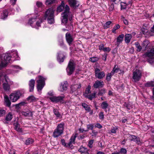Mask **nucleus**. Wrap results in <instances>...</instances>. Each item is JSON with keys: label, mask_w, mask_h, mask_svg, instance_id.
Returning <instances> with one entry per match:
<instances>
[{"label": "nucleus", "mask_w": 154, "mask_h": 154, "mask_svg": "<svg viewBox=\"0 0 154 154\" xmlns=\"http://www.w3.org/2000/svg\"><path fill=\"white\" fill-rule=\"evenodd\" d=\"M14 73L13 71L11 70L8 69L6 72L2 71L0 72V78L4 77V80L3 81V87L5 91H8L10 89V86L14 84L13 81L8 78L7 75Z\"/></svg>", "instance_id": "1"}, {"label": "nucleus", "mask_w": 154, "mask_h": 154, "mask_svg": "<svg viewBox=\"0 0 154 154\" xmlns=\"http://www.w3.org/2000/svg\"><path fill=\"white\" fill-rule=\"evenodd\" d=\"M143 47H145V50H147L142 56L144 58L152 59L154 58V48H149L150 44L147 40H144L142 43Z\"/></svg>", "instance_id": "2"}, {"label": "nucleus", "mask_w": 154, "mask_h": 154, "mask_svg": "<svg viewBox=\"0 0 154 154\" xmlns=\"http://www.w3.org/2000/svg\"><path fill=\"white\" fill-rule=\"evenodd\" d=\"M69 8L67 5H66L64 12L62 14V23L66 26V28L71 29L72 27V22L71 20L68 21L67 17L69 14Z\"/></svg>", "instance_id": "3"}, {"label": "nucleus", "mask_w": 154, "mask_h": 154, "mask_svg": "<svg viewBox=\"0 0 154 154\" xmlns=\"http://www.w3.org/2000/svg\"><path fill=\"white\" fill-rule=\"evenodd\" d=\"M54 10L53 8H49L46 10L45 14V19H46L48 23L52 24L54 23Z\"/></svg>", "instance_id": "4"}, {"label": "nucleus", "mask_w": 154, "mask_h": 154, "mask_svg": "<svg viewBox=\"0 0 154 154\" xmlns=\"http://www.w3.org/2000/svg\"><path fill=\"white\" fill-rule=\"evenodd\" d=\"M42 21V20L39 18H33L29 20L28 24L32 27L38 29L40 26V23Z\"/></svg>", "instance_id": "5"}, {"label": "nucleus", "mask_w": 154, "mask_h": 154, "mask_svg": "<svg viewBox=\"0 0 154 154\" xmlns=\"http://www.w3.org/2000/svg\"><path fill=\"white\" fill-rule=\"evenodd\" d=\"M22 96V93L19 91H15L11 94L9 95V98L12 102L17 101Z\"/></svg>", "instance_id": "6"}, {"label": "nucleus", "mask_w": 154, "mask_h": 154, "mask_svg": "<svg viewBox=\"0 0 154 154\" xmlns=\"http://www.w3.org/2000/svg\"><path fill=\"white\" fill-rule=\"evenodd\" d=\"M11 57L8 54H5L0 61V70L7 66L10 62Z\"/></svg>", "instance_id": "7"}, {"label": "nucleus", "mask_w": 154, "mask_h": 154, "mask_svg": "<svg viewBox=\"0 0 154 154\" xmlns=\"http://www.w3.org/2000/svg\"><path fill=\"white\" fill-rule=\"evenodd\" d=\"M38 79L37 80V89L38 92H40L45 85V79L41 76H39L38 77Z\"/></svg>", "instance_id": "8"}, {"label": "nucleus", "mask_w": 154, "mask_h": 154, "mask_svg": "<svg viewBox=\"0 0 154 154\" xmlns=\"http://www.w3.org/2000/svg\"><path fill=\"white\" fill-rule=\"evenodd\" d=\"M75 69V65L73 60H70L68 63L66 70L67 74L70 75L73 72Z\"/></svg>", "instance_id": "9"}, {"label": "nucleus", "mask_w": 154, "mask_h": 154, "mask_svg": "<svg viewBox=\"0 0 154 154\" xmlns=\"http://www.w3.org/2000/svg\"><path fill=\"white\" fill-rule=\"evenodd\" d=\"M142 71L139 69H136L133 72V79L135 82L138 81L142 76Z\"/></svg>", "instance_id": "10"}, {"label": "nucleus", "mask_w": 154, "mask_h": 154, "mask_svg": "<svg viewBox=\"0 0 154 154\" xmlns=\"http://www.w3.org/2000/svg\"><path fill=\"white\" fill-rule=\"evenodd\" d=\"M95 77L98 79H102L105 76V73L104 71H101L98 68H96L95 70Z\"/></svg>", "instance_id": "11"}, {"label": "nucleus", "mask_w": 154, "mask_h": 154, "mask_svg": "<svg viewBox=\"0 0 154 154\" xmlns=\"http://www.w3.org/2000/svg\"><path fill=\"white\" fill-rule=\"evenodd\" d=\"M63 125L59 124L54 132V135H61L63 133Z\"/></svg>", "instance_id": "12"}, {"label": "nucleus", "mask_w": 154, "mask_h": 154, "mask_svg": "<svg viewBox=\"0 0 154 154\" xmlns=\"http://www.w3.org/2000/svg\"><path fill=\"white\" fill-rule=\"evenodd\" d=\"M104 82L103 81L97 80L95 82L93 87L95 88H103L104 86Z\"/></svg>", "instance_id": "13"}, {"label": "nucleus", "mask_w": 154, "mask_h": 154, "mask_svg": "<svg viewBox=\"0 0 154 154\" xmlns=\"http://www.w3.org/2000/svg\"><path fill=\"white\" fill-rule=\"evenodd\" d=\"M64 98L63 96L56 97L53 96L49 97L50 99L51 102L53 103H57L61 101Z\"/></svg>", "instance_id": "14"}, {"label": "nucleus", "mask_w": 154, "mask_h": 154, "mask_svg": "<svg viewBox=\"0 0 154 154\" xmlns=\"http://www.w3.org/2000/svg\"><path fill=\"white\" fill-rule=\"evenodd\" d=\"M68 2L71 7L76 8L79 6V3L76 0H68Z\"/></svg>", "instance_id": "15"}, {"label": "nucleus", "mask_w": 154, "mask_h": 154, "mask_svg": "<svg viewBox=\"0 0 154 154\" xmlns=\"http://www.w3.org/2000/svg\"><path fill=\"white\" fill-rule=\"evenodd\" d=\"M67 82H62L61 83V85L59 88V90L60 91H65L67 88Z\"/></svg>", "instance_id": "16"}, {"label": "nucleus", "mask_w": 154, "mask_h": 154, "mask_svg": "<svg viewBox=\"0 0 154 154\" xmlns=\"http://www.w3.org/2000/svg\"><path fill=\"white\" fill-rule=\"evenodd\" d=\"M66 38L67 42L70 46L73 40V39L69 33H67L66 34Z\"/></svg>", "instance_id": "17"}, {"label": "nucleus", "mask_w": 154, "mask_h": 154, "mask_svg": "<svg viewBox=\"0 0 154 154\" xmlns=\"http://www.w3.org/2000/svg\"><path fill=\"white\" fill-rule=\"evenodd\" d=\"M35 84V81L34 79L30 80L29 82V91L32 92L34 90Z\"/></svg>", "instance_id": "18"}, {"label": "nucleus", "mask_w": 154, "mask_h": 154, "mask_svg": "<svg viewBox=\"0 0 154 154\" xmlns=\"http://www.w3.org/2000/svg\"><path fill=\"white\" fill-rule=\"evenodd\" d=\"M14 128L17 131L19 132H21L22 131V129L20 127V125L17 121H15L14 124Z\"/></svg>", "instance_id": "19"}, {"label": "nucleus", "mask_w": 154, "mask_h": 154, "mask_svg": "<svg viewBox=\"0 0 154 154\" xmlns=\"http://www.w3.org/2000/svg\"><path fill=\"white\" fill-rule=\"evenodd\" d=\"M130 140L131 141H134L135 142L139 144L140 142L139 137H137L135 135H130Z\"/></svg>", "instance_id": "20"}, {"label": "nucleus", "mask_w": 154, "mask_h": 154, "mask_svg": "<svg viewBox=\"0 0 154 154\" xmlns=\"http://www.w3.org/2000/svg\"><path fill=\"white\" fill-rule=\"evenodd\" d=\"M64 57V55L62 53H58L57 57L58 61L60 63L63 62L64 60L63 57Z\"/></svg>", "instance_id": "21"}, {"label": "nucleus", "mask_w": 154, "mask_h": 154, "mask_svg": "<svg viewBox=\"0 0 154 154\" xmlns=\"http://www.w3.org/2000/svg\"><path fill=\"white\" fill-rule=\"evenodd\" d=\"M79 151L82 152V154H89L87 148L83 146H81L79 149Z\"/></svg>", "instance_id": "22"}, {"label": "nucleus", "mask_w": 154, "mask_h": 154, "mask_svg": "<svg viewBox=\"0 0 154 154\" xmlns=\"http://www.w3.org/2000/svg\"><path fill=\"white\" fill-rule=\"evenodd\" d=\"M4 98L6 106L8 107L10 106L11 103V101L9 100L8 97L7 95H5L4 96Z\"/></svg>", "instance_id": "23"}, {"label": "nucleus", "mask_w": 154, "mask_h": 154, "mask_svg": "<svg viewBox=\"0 0 154 154\" xmlns=\"http://www.w3.org/2000/svg\"><path fill=\"white\" fill-rule=\"evenodd\" d=\"M124 37V35L122 34L119 35L117 38V44L119 45V44L122 42L123 38Z\"/></svg>", "instance_id": "24"}, {"label": "nucleus", "mask_w": 154, "mask_h": 154, "mask_svg": "<svg viewBox=\"0 0 154 154\" xmlns=\"http://www.w3.org/2000/svg\"><path fill=\"white\" fill-rule=\"evenodd\" d=\"M8 14V12L7 10H4L2 13L1 14V18L3 19H5L7 17Z\"/></svg>", "instance_id": "25"}, {"label": "nucleus", "mask_w": 154, "mask_h": 154, "mask_svg": "<svg viewBox=\"0 0 154 154\" xmlns=\"http://www.w3.org/2000/svg\"><path fill=\"white\" fill-rule=\"evenodd\" d=\"M21 113L23 116L26 117H32V112L29 111L26 112H22Z\"/></svg>", "instance_id": "26"}, {"label": "nucleus", "mask_w": 154, "mask_h": 154, "mask_svg": "<svg viewBox=\"0 0 154 154\" xmlns=\"http://www.w3.org/2000/svg\"><path fill=\"white\" fill-rule=\"evenodd\" d=\"M96 94V93L95 92H94L93 93H92L89 95L88 94L87 95H86L85 97L88 98L89 100H91L95 97Z\"/></svg>", "instance_id": "27"}, {"label": "nucleus", "mask_w": 154, "mask_h": 154, "mask_svg": "<svg viewBox=\"0 0 154 154\" xmlns=\"http://www.w3.org/2000/svg\"><path fill=\"white\" fill-rule=\"evenodd\" d=\"M132 35L130 34H127L125 35V41L127 43H129L132 38Z\"/></svg>", "instance_id": "28"}, {"label": "nucleus", "mask_w": 154, "mask_h": 154, "mask_svg": "<svg viewBox=\"0 0 154 154\" xmlns=\"http://www.w3.org/2000/svg\"><path fill=\"white\" fill-rule=\"evenodd\" d=\"M64 2L62 1L61 5L57 8V11L58 12H61L64 9Z\"/></svg>", "instance_id": "29"}, {"label": "nucleus", "mask_w": 154, "mask_h": 154, "mask_svg": "<svg viewBox=\"0 0 154 154\" xmlns=\"http://www.w3.org/2000/svg\"><path fill=\"white\" fill-rule=\"evenodd\" d=\"M108 104L106 101H104L102 102L101 104V108L104 109L105 110H106L108 106Z\"/></svg>", "instance_id": "30"}, {"label": "nucleus", "mask_w": 154, "mask_h": 154, "mask_svg": "<svg viewBox=\"0 0 154 154\" xmlns=\"http://www.w3.org/2000/svg\"><path fill=\"white\" fill-rule=\"evenodd\" d=\"M145 85L147 87H154V79L153 81L148 82L145 84Z\"/></svg>", "instance_id": "31"}, {"label": "nucleus", "mask_w": 154, "mask_h": 154, "mask_svg": "<svg viewBox=\"0 0 154 154\" xmlns=\"http://www.w3.org/2000/svg\"><path fill=\"white\" fill-rule=\"evenodd\" d=\"M91 86L90 85H89L86 89L85 93L84 94L85 97L91 93Z\"/></svg>", "instance_id": "32"}, {"label": "nucleus", "mask_w": 154, "mask_h": 154, "mask_svg": "<svg viewBox=\"0 0 154 154\" xmlns=\"http://www.w3.org/2000/svg\"><path fill=\"white\" fill-rule=\"evenodd\" d=\"M82 106L86 111L88 112L90 111L91 108L87 104L85 103H83L82 104Z\"/></svg>", "instance_id": "33"}, {"label": "nucleus", "mask_w": 154, "mask_h": 154, "mask_svg": "<svg viewBox=\"0 0 154 154\" xmlns=\"http://www.w3.org/2000/svg\"><path fill=\"white\" fill-rule=\"evenodd\" d=\"M135 45L136 46V48H137V51L138 52L140 51L142 49V47L140 45L139 43L138 42H137L135 43Z\"/></svg>", "instance_id": "34"}, {"label": "nucleus", "mask_w": 154, "mask_h": 154, "mask_svg": "<svg viewBox=\"0 0 154 154\" xmlns=\"http://www.w3.org/2000/svg\"><path fill=\"white\" fill-rule=\"evenodd\" d=\"M120 27V26L118 24L115 26L112 30V32L116 34V30L119 29Z\"/></svg>", "instance_id": "35"}, {"label": "nucleus", "mask_w": 154, "mask_h": 154, "mask_svg": "<svg viewBox=\"0 0 154 154\" xmlns=\"http://www.w3.org/2000/svg\"><path fill=\"white\" fill-rule=\"evenodd\" d=\"M76 137V136L75 135L72 136L71 137L70 139V141L69 143V144H70V146L71 144L74 143L75 142Z\"/></svg>", "instance_id": "36"}, {"label": "nucleus", "mask_w": 154, "mask_h": 154, "mask_svg": "<svg viewBox=\"0 0 154 154\" xmlns=\"http://www.w3.org/2000/svg\"><path fill=\"white\" fill-rule=\"evenodd\" d=\"M106 92V90L104 88H103L99 91L98 95L100 96H102Z\"/></svg>", "instance_id": "37"}, {"label": "nucleus", "mask_w": 154, "mask_h": 154, "mask_svg": "<svg viewBox=\"0 0 154 154\" xmlns=\"http://www.w3.org/2000/svg\"><path fill=\"white\" fill-rule=\"evenodd\" d=\"M33 140L31 138H29L26 141V144L27 145H29L32 143L33 142Z\"/></svg>", "instance_id": "38"}, {"label": "nucleus", "mask_w": 154, "mask_h": 154, "mask_svg": "<svg viewBox=\"0 0 154 154\" xmlns=\"http://www.w3.org/2000/svg\"><path fill=\"white\" fill-rule=\"evenodd\" d=\"M61 142L63 145L66 147H70V144H69V143H66L65 142V141L63 139H62L61 140Z\"/></svg>", "instance_id": "39"}, {"label": "nucleus", "mask_w": 154, "mask_h": 154, "mask_svg": "<svg viewBox=\"0 0 154 154\" xmlns=\"http://www.w3.org/2000/svg\"><path fill=\"white\" fill-rule=\"evenodd\" d=\"M113 75V74L111 72L110 73H108L106 76V80L108 81H110L112 76Z\"/></svg>", "instance_id": "40"}, {"label": "nucleus", "mask_w": 154, "mask_h": 154, "mask_svg": "<svg viewBox=\"0 0 154 154\" xmlns=\"http://www.w3.org/2000/svg\"><path fill=\"white\" fill-rule=\"evenodd\" d=\"M119 70V69L116 67V66L115 65L113 68L112 71H111L112 73L114 75L115 73L118 72Z\"/></svg>", "instance_id": "41"}, {"label": "nucleus", "mask_w": 154, "mask_h": 154, "mask_svg": "<svg viewBox=\"0 0 154 154\" xmlns=\"http://www.w3.org/2000/svg\"><path fill=\"white\" fill-rule=\"evenodd\" d=\"M111 23V22L109 21L106 22L104 26V28L105 29H107L109 27V25Z\"/></svg>", "instance_id": "42"}, {"label": "nucleus", "mask_w": 154, "mask_h": 154, "mask_svg": "<svg viewBox=\"0 0 154 154\" xmlns=\"http://www.w3.org/2000/svg\"><path fill=\"white\" fill-rule=\"evenodd\" d=\"M53 112L54 114L57 117H60V114L59 113L58 110L55 109L53 110Z\"/></svg>", "instance_id": "43"}, {"label": "nucleus", "mask_w": 154, "mask_h": 154, "mask_svg": "<svg viewBox=\"0 0 154 154\" xmlns=\"http://www.w3.org/2000/svg\"><path fill=\"white\" fill-rule=\"evenodd\" d=\"M12 119V115L11 113H9L6 116V119L7 121H10Z\"/></svg>", "instance_id": "44"}, {"label": "nucleus", "mask_w": 154, "mask_h": 154, "mask_svg": "<svg viewBox=\"0 0 154 154\" xmlns=\"http://www.w3.org/2000/svg\"><path fill=\"white\" fill-rule=\"evenodd\" d=\"M56 0H47L45 3L46 5H48L53 3Z\"/></svg>", "instance_id": "45"}, {"label": "nucleus", "mask_w": 154, "mask_h": 154, "mask_svg": "<svg viewBox=\"0 0 154 154\" xmlns=\"http://www.w3.org/2000/svg\"><path fill=\"white\" fill-rule=\"evenodd\" d=\"M98 58L97 57H92L90 58L89 59L90 61L92 62H95L98 61Z\"/></svg>", "instance_id": "46"}, {"label": "nucleus", "mask_w": 154, "mask_h": 154, "mask_svg": "<svg viewBox=\"0 0 154 154\" xmlns=\"http://www.w3.org/2000/svg\"><path fill=\"white\" fill-rule=\"evenodd\" d=\"M13 56L14 57H15L17 60H18L19 57L18 56L17 52L16 51H14Z\"/></svg>", "instance_id": "47"}, {"label": "nucleus", "mask_w": 154, "mask_h": 154, "mask_svg": "<svg viewBox=\"0 0 154 154\" xmlns=\"http://www.w3.org/2000/svg\"><path fill=\"white\" fill-rule=\"evenodd\" d=\"M99 116L100 119H104V115L103 112H100L99 114Z\"/></svg>", "instance_id": "48"}, {"label": "nucleus", "mask_w": 154, "mask_h": 154, "mask_svg": "<svg viewBox=\"0 0 154 154\" xmlns=\"http://www.w3.org/2000/svg\"><path fill=\"white\" fill-rule=\"evenodd\" d=\"M121 19H122V20L123 21L124 23L126 25H127L128 24V21L127 20H126V19H125L123 16H122Z\"/></svg>", "instance_id": "49"}, {"label": "nucleus", "mask_w": 154, "mask_h": 154, "mask_svg": "<svg viewBox=\"0 0 154 154\" xmlns=\"http://www.w3.org/2000/svg\"><path fill=\"white\" fill-rule=\"evenodd\" d=\"M5 111L2 109H0V117L4 116L5 113Z\"/></svg>", "instance_id": "50"}, {"label": "nucleus", "mask_w": 154, "mask_h": 154, "mask_svg": "<svg viewBox=\"0 0 154 154\" xmlns=\"http://www.w3.org/2000/svg\"><path fill=\"white\" fill-rule=\"evenodd\" d=\"M71 88L72 92L75 91L77 89V87H75V85H72Z\"/></svg>", "instance_id": "51"}, {"label": "nucleus", "mask_w": 154, "mask_h": 154, "mask_svg": "<svg viewBox=\"0 0 154 154\" xmlns=\"http://www.w3.org/2000/svg\"><path fill=\"white\" fill-rule=\"evenodd\" d=\"M127 150L126 149L124 148H122L121 149L120 151L119 152H120V153H123L124 154H125L127 153Z\"/></svg>", "instance_id": "52"}, {"label": "nucleus", "mask_w": 154, "mask_h": 154, "mask_svg": "<svg viewBox=\"0 0 154 154\" xmlns=\"http://www.w3.org/2000/svg\"><path fill=\"white\" fill-rule=\"evenodd\" d=\"M93 143V140H90L88 142V146L90 148H92L93 146L92 144Z\"/></svg>", "instance_id": "53"}, {"label": "nucleus", "mask_w": 154, "mask_h": 154, "mask_svg": "<svg viewBox=\"0 0 154 154\" xmlns=\"http://www.w3.org/2000/svg\"><path fill=\"white\" fill-rule=\"evenodd\" d=\"M94 127V125L92 124H89L87 125V128L88 130H92Z\"/></svg>", "instance_id": "54"}, {"label": "nucleus", "mask_w": 154, "mask_h": 154, "mask_svg": "<svg viewBox=\"0 0 154 154\" xmlns=\"http://www.w3.org/2000/svg\"><path fill=\"white\" fill-rule=\"evenodd\" d=\"M142 32L143 34H145L148 32V30L147 29L143 28L142 29Z\"/></svg>", "instance_id": "55"}, {"label": "nucleus", "mask_w": 154, "mask_h": 154, "mask_svg": "<svg viewBox=\"0 0 154 154\" xmlns=\"http://www.w3.org/2000/svg\"><path fill=\"white\" fill-rule=\"evenodd\" d=\"M95 126L96 127H97L98 128L100 129L102 128V126L99 123H97L96 124Z\"/></svg>", "instance_id": "56"}, {"label": "nucleus", "mask_w": 154, "mask_h": 154, "mask_svg": "<svg viewBox=\"0 0 154 154\" xmlns=\"http://www.w3.org/2000/svg\"><path fill=\"white\" fill-rule=\"evenodd\" d=\"M114 8V5L112 4L110 6L109 10L110 11H113Z\"/></svg>", "instance_id": "57"}, {"label": "nucleus", "mask_w": 154, "mask_h": 154, "mask_svg": "<svg viewBox=\"0 0 154 154\" xmlns=\"http://www.w3.org/2000/svg\"><path fill=\"white\" fill-rule=\"evenodd\" d=\"M103 50L104 51H105H105L109 52L110 51V49L109 47H105V48L104 47Z\"/></svg>", "instance_id": "58"}, {"label": "nucleus", "mask_w": 154, "mask_h": 154, "mask_svg": "<svg viewBox=\"0 0 154 154\" xmlns=\"http://www.w3.org/2000/svg\"><path fill=\"white\" fill-rule=\"evenodd\" d=\"M148 59V61L149 63L152 64L153 63H154V60L153 58L152 59Z\"/></svg>", "instance_id": "59"}, {"label": "nucleus", "mask_w": 154, "mask_h": 154, "mask_svg": "<svg viewBox=\"0 0 154 154\" xmlns=\"http://www.w3.org/2000/svg\"><path fill=\"white\" fill-rule=\"evenodd\" d=\"M12 67H14L17 69H22V68L19 66L17 65H13L11 66Z\"/></svg>", "instance_id": "60"}, {"label": "nucleus", "mask_w": 154, "mask_h": 154, "mask_svg": "<svg viewBox=\"0 0 154 154\" xmlns=\"http://www.w3.org/2000/svg\"><path fill=\"white\" fill-rule=\"evenodd\" d=\"M59 45L62 46L63 45V39L61 38L59 40Z\"/></svg>", "instance_id": "61"}, {"label": "nucleus", "mask_w": 154, "mask_h": 154, "mask_svg": "<svg viewBox=\"0 0 154 154\" xmlns=\"http://www.w3.org/2000/svg\"><path fill=\"white\" fill-rule=\"evenodd\" d=\"M36 5L38 7H40L42 5V3L40 2H37L36 3Z\"/></svg>", "instance_id": "62"}, {"label": "nucleus", "mask_w": 154, "mask_h": 154, "mask_svg": "<svg viewBox=\"0 0 154 154\" xmlns=\"http://www.w3.org/2000/svg\"><path fill=\"white\" fill-rule=\"evenodd\" d=\"M27 99L28 100H31L32 101L34 100L35 97L33 96H31L29 97Z\"/></svg>", "instance_id": "63"}, {"label": "nucleus", "mask_w": 154, "mask_h": 154, "mask_svg": "<svg viewBox=\"0 0 154 154\" xmlns=\"http://www.w3.org/2000/svg\"><path fill=\"white\" fill-rule=\"evenodd\" d=\"M153 95L151 97V99L154 100V88H153L152 90Z\"/></svg>", "instance_id": "64"}]
</instances>
